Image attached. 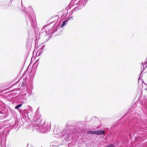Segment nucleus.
I'll return each mask as SVG.
<instances>
[{
  "instance_id": "nucleus-1",
  "label": "nucleus",
  "mask_w": 147,
  "mask_h": 147,
  "mask_svg": "<svg viewBox=\"0 0 147 147\" xmlns=\"http://www.w3.org/2000/svg\"><path fill=\"white\" fill-rule=\"evenodd\" d=\"M141 125L139 122L137 121L136 119L129 118L126 119L121 124L120 129L117 131H115L113 134V136L116 138H121L127 137L129 136V138L131 139L132 137V132L133 136L136 138L137 134H140L141 131Z\"/></svg>"
},
{
  "instance_id": "nucleus-2",
  "label": "nucleus",
  "mask_w": 147,
  "mask_h": 147,
  "mask_svg": "<svg viewBox=\"0 0 147 147\" xmlns=\"http://www.w3.org/2000/svg\"><path fill=\"white\" fill-rule=\"evenodd\" d=\"M24 113L22 115L23 117H27L31 121H33L35 123V126L38 127L39 129L42 131V132H46L51 129V125L50 123H47L45 125V121H43V124H42V120L40 119L41 115L37 110L36 111L35 114H34L29 112L28 110L24 109Z\"/></svg>"
},
{
  "instance_id": "nucleus-3",
  "label": "nucleus",
  "mask_w": 147,
  "mask_h": 147,
  "mask_svg": "<svg viewBox=\"0 0 147 147\" xmlns=\"http://www.w3.org/2000/svg\"><path fill=\"white\" fill-rule=\"evenodd\" d=\"M82 129V128L78 125L74 126L67 124L65 129L63 130L60 135L66 141H69L72 138L73 135L75 134L77 132H79Z\"/></svg>"
},
{
  "instance_id": "nucleus-4",
  "label": "nucleus",
  "mask_w": 147,
  "mask_h": 147,
  "mask_svg": "<svg viewBox=\"0 0 147 147\" xmlns=\"http://www.w3.org/2000/svg\"><path fill=\"white\" fill-rule=\"evenodd\" d=\"M27 94L26 92L22 93L19 94L18 96L16 97V100L17 102L20 103L16 106L15 109H17L19 112L20 114L23 115V113H24V109L23 110L20 108L22 106L23 104L25 102L24 100H26L27 98L26 97Z\"/></svg>"
},
{
  "instance_id": "nucleus-5",
  "label": "nucleus",
  "mask_w": 147,
  "mask_h": 147,
  "mask_svg": "<svg viewBox=\"0 0 147 147\" xmlns=\"http://www.w3.org/2000/svg\"><path fill=\"white\" fill-rule=\"evenodd\" d=\"M11 128L7 130L4 137L5 134V133L6 130L5 129H3L2 131H0V144L1 147H9L10 146L9 142L8 141H7V135L9 134L10 130H11Z\"/></svg>"
},
{
  "instance_id": "nucleus-6",
  "label": "nucleus",
  "mask_w": 147,
  "mask_h": 147,
  "mask_svg": "<svg viewBox=\"0 0 147 147\" xmlns=\"http://www.w3.org/2000/svg\"><path fill=\"white\" fill-rule=\"evenodd\" d=\"M27 11L24 10L23 11L25 13L26 12V16L29 20L31 26L32 27L35 28L37 26V23L36 21L34 20L35 19L33 16V13L34 12L33 10V9L31 7L28 8V11Z\"/></svg>"
},
{
  "instance_id": "nucleus-7",
  "label": "nucleus",
  "mask_w": 147,
  "mask_h": 147,
  "mask_svg": "<svg viewBox=\"0 0 147 147\" xmlns=\"http://www.w3.org/2000/svg\"><path fill=\"white\" fill-rule=\"evenodd\" d=\"M59 27V26H57V22H56L53 26L51 28H50L49 26L48 28H46V30L45 35L48 36L50 34H51V36H49V38L47 40V41L51 37L52 35L54 33L56 32L58 30V28Z\"/></svg>"
},
{
  "instance_id": "nucleus-8",
  "label": "nucleus",
  "mask_w": 147,
  "mask_h": 147,
  "mask_svg": "<svg viewBox=\"0 0 147 147\" xmlns=\"http://www.w3.org/2000/svg\"><path fill=\"white\" fill-rule=\"evenodd\" d=\"M8 113V111L7 108L5 107H3L2 105H0V114L7 115Z\"/></svg>"
},
{
  "instance_id": "nucleus-9",
  "label": "nucleus",
  "mask_w": 147,
  "mask_h": 147,
  "mask_svg": "<svg viewBox=\"0 0 147 147\" xmlns=\"http://www.w3.org/2000/svg\"><path fill=\"white\" fill-rule=\"evenodd\" d=\"M88 0H80L76 4V5H78V6L79 7V8L77 10H78L79 9H81L84 6V2L86 1L87 2Z\"/></svg>"
},
{
  "instance_id": "nucleus-10",
  "label": "nucleus",
  "mask_w": 147,
  "mask_h": 147,
  "mask_svg": "<svg viewBox=\"0 0 147 147\" xmlns=\"http://www.w3.org/2000/svg\"><path fill=\"white\" fill-rule=\"evenodd\" d=\"M29 87H28L27 88V91L31 95L32 94V90L33 88V82L32 81H31L29 83Z\"/></svg>"
},
{
  "instance_id": "nucleus-11",
  "label": "nucleus",
  "mask_w": 147,
  "mask_h": 147,
  "mask_svg": "<svg viewBox=\"0 0 147 147\" xmlns=\"http://www.w3.org/2000/svg\"><path fill=\"white\" fill-rule=\"evenodd\" d=\"M54 21L52 22H50V23H49L48 24H46L44 26H43V28H42V30H41L40 32V33L41 34H42L44 32V31H45V33L46 34V28L45 29V28L47 27L48 26H49V25H50L51 24L53 23Z\"/></svg>"
},
{
  "instance_id": "nucleus-12",
  "label": "nucleus",
  "mask_w": 147,
  "mask_h": 147,
  "mask_svg": "<svg viewBox=\"0 0 147 147\" xmlns=\"http://www.w3.org/2000/svg\"><path fill=\"white\" fill-rule=\"evenodd\" d=\"M104 133V131L102 130L95 131V134L97 135H102Z\"/></svg>"
},
{
  "instance_id": "nucleus-13",
  "label": "nucleus",
  "mask_w": 147,
  "mask_h": 147,
  "mask_svg": "<svg viewBox=\"0 0 147 147\" xmlns=\"http://www.w3.org/2000/svg\"><path fill=\"white\" fill-rule=\"evenodd\" d=\"M19 122L18 120L15 121L14 123L13 124V126H12L11 128V129H12L13 128L15 127L16 128H17Z\"/></svg>"
},
{
  "instance_id": "nucleus-14",
  "label": "nucleus",
  "mask_w": 147,
  "mask_h": 147,
  "mask_svg": "<svg viewBox=\"0 0 147 147\" xmlns=\"http://www.w3.org/2000/svg\"><path fill=\"white\" fill-rule=\"evenodd\" d=\"M39 58L37 59L36 61L34 63L33 65L34 66V68H36L39 64Z\"/></svg>"
},
{
  "instance_id": "nucleus-15",
  "label": "nucleus",
  "mask_w": 147,
  "mask_h": 147,
  "mask_svg": "<svg viewBox=\"0 0 147 147\" xmlns=\"http://www.w3.org/2000/svg\"><path fill=\"white\" fill-rule=\"evenodd\" d=\"M32 57L31 59L29 65H28V67L26 68V71H25L24 72V75L25 74H26V73H27V71H28L29 68V67L30 66V64L32 63Z\"/></svg>"
},
{
  "instance_id": "nucleus-16",
  "label": "nucleus",
  "mask_w": 147,
  "mask_h": 147,
  "mask_svg": "<svg viewBox=\"0 0 147 147\" xmlns=\"http://www.w3.org/2000/svg\"><path fill=\"white\" fill-rule=\"evenodd\" d=\"M67 21L65 20L63 21L62 24L61 25L60 27L61 28L63 27L65 25H66L67 24Z\"/></svg>"
},
{
  "instance_id": "nucleus-17",
  "label": "nucleus",
  "mask_w": 147,
  "mask_h": 147,
  "mask_svg": "<svg viewBox=\"0 0 147 147\" xmlns=\"http://www.w3.org/2000/svg\"><path fill=\"white\" fill-rule=\"evenodd\" d=\"M87 133L88 134H95V131L89 130L87 131Z\"/></svg>"
},
{
  "instance_id": "nucleus-18",
  "label": "nucleus",
  "mask_w": 147,
  "mask_h": 147,
  "mask_svg": "<svg viewBox=\"0 0 147 147\" xmlns=\"http://www.w3.org/2000/svg\"><path fill=\"white\" fill-rule=\"evenodd\" d=\"M74 0H71L69 3V5L68 7L69 9L70 8V5H71V6H73L74 5L75 2H74Z\"/></svg>"
},
{
  "instance_id": "nucleus-19",
  "label": "nucleus",
  "mask_w": 147,
  "mask_h": 147,
  "mask_svg": "<svg viewBox=\"0 0 147 147\" xmlns=\"http://www.w3.org/2000/svg\"><path fill=\"white\" fill-rule=\"evenodd\" d=\"M43 49H40L38 51V56H40L42 53L43 51Z\"/></svg>"
},
{
  "instance_id": "nucleus-20",
  "label": "nucleus",
  "mask_w": 147,
  "mask_h": 147,
  "mask_svg": "<svg viewBox=\"0 0 147 147\" xmlns=\"http://www.w3.org/2000/svg\"><path fill=\"white\" fill-rule=\"evenodd\" d=\"M25 83H26V81H25L24 82V81L23 82H22V83L21 84V86L22 87H23L24 86L26 85Z\"/></svg>"
},
{
  "instance_id": "nucleus-21",
  "label": "nucleus",
  "mask_w": 147,
  "mask_h": 147,
  "mask_svg": "<svg viewBox=\"0 0 147 147\" xmlns=\"http://www.w3.org/2000/svg\"><path fill=\"white\" fill-rule=\"evenodd\" d=\"M114 145L112 144H110L108 145L105 147H114Z\"/></svg>"
},
{
  "instance_id": "nucleus-22",
  "label": "nucleus",
  "mask_w": 147,
  "mask_h": 147,
  "mask_svg": "<svg viewBox=\"0 0 147 147\" xmlns=\"http://www.w3.org/2000/svg\"><path fill=\"white\" fill-rule=\"evenodd\" d=\"M67 15V14L66 13H64L61 16V18H63V16H64V18L66 17Z\"/></svg>"
},
{
  "instance_id": "nucleus-23",
  "label": "nucleus",
  "mask_w": 147,
  "mask_h": 147,
  "mask_svg": "<svg viewBox=\"0 0 147 147\" xmlns=\"http://www.w3.org/2000/svg\"><path fill=\"white\" fill-rule=\"evenodd\" d=\"M79 8V7L78 6H77L76 7H74L73 9H72L73 10V11H75V10H78L77 9Z\"/></svg>"
},
{
  "instance_id": "nucleus-24",
  "label": "nucleus",
  "mask_w": 147,
  "mask_h": 147,
  "mask_svg": "<svg viewBox=\"0 0 147 147\" xmlns=\"http://www.w3.org/2000/svg\"><path fill=\"white\" fill-rule=\"evenodd\" d=\"M72 16H71V17H69V18H68V19L66 20H65L66 21H67V22L69 20H70V19H71V20H73V18H72Z\"/></svg>"
},
{
  "instance_id": "nucleus-25",
  "label": "nucleus",
  "mask_w": 147,
  "mask_h": 147,
  "mask_svg": "<svg viewBox=\"0 0 147 147\" xmlns=\"http://www.w3.org/2000/svg\"><path fill=\"white\" fill-rule=\"evenodd\" d=\"M142 76H143V75H142V74L140 73V74L139 77L138 78V81H139V80H140V78L142 77Z\"/></svg>"
},
{
  "instance_id": "nucleus-26",
  "label": "nucleus",
  "mask_w": 147,
  "mask_h": 147,
  "mask_svg": "<svg viewBox=\"0 0 147 147\" xmlns=\"http://www.w3.org/2000/svg\"><path fill=\"white\" fill-rule=\"evenodd\" d=\"M56 130L55 129H54V131H53L54 133L55 134V135H57V134H59V133L58 132L56 133Z\"/></svg>"
},
{
  "instance_id": "nucleus-27",
  "label": "nucleus",
  "mask_w": 147,
  "mask_h": 147,
  "mask_svg": "<svg viewBox=\"0 0 147 147\" xmlns=\"http://www.w3.org/2000/svg\"><path fill=\"white\" fill-rule=\"evenodd\" d=\"M74 12V11L73 9L71 10L70 12L69 13V14H71V15Z\"/></svg>"
},
{
  "instance_id": "nucleus-28",
  "label": "nucleus",
  "mask_w": 147,
  "mask_h": 147,
  "mask_svg": "<svg viewBox=\"0 0 147 147\" xmlns=\"http://www.w3.org/2000/svg\"><path fill=\"white\" fill-rule=\"evenodd\" d=\"M45 45H42V46L40 48V49H42L44 50V48L45 47Z\"/></svg>"
},
{
  "instance_id": "nucleus-29",
  "label": "nucleus",
  "mask_w": 147,
  "mask_h": 147,
  "mask_svg": "<svg viewBox=\"0 0 147 147\" xmlns=\"http://www.w3.org/2000/svg\"><path fill=\"white\" fill-rule=\"evenodd\" d=\"M86 146V147H94L92 145H87Z\"/></svg>"
},
{
  "instance_id": "nucleus-30",
  "label": "nucleus",
  "mask_w": 147,
  "mask_h": 147,
  "mask_svg": "<svg viewBox=\"0 0 147 147\" xmlns=\"http://www.w3.org/2000/svg\"><path fill=\"white\" fill-rule=\"evenodd\" d=\"M34 74L32 73L31 76V77H32L33 78H34Z\"/></svg>"
},
{
  "instance_id": "nucleus-31",
  "label": "nucleus",
  "mask_w": 147,
  "mask_h": 147,
  "mask_svg": "<svg viewBox=\"0 0 147 147\" xmlns=\"http://www.w3.org/2000/svg\"><path fill=\"white\" fill-rule=\"evenodd\" d=\"M9 110L11 111V113H14V111L13 110H11L10 109H9Z\"/></svg>"
},
{
  "instance_id": "nucleus-32",
  "label": "nucleus",
  "mask_w": 147,
  "mask_h": 147,
  "mask_svg": "<svg viewBox=\"0 0 147 147\" xmlns=\"http://www.w3.org/2000/svg\"><path fill=\"white\" fill-rule=\"evenodd\" d=\"M147 67V65H146L145 67V68L144 67H143V69L142 70H144H144L146 68V67Z\"/></svg>"
},
{
  "instance_id": "nucleus-33",
  "label": "nucleus",
  "mask_w": 147,
  "mask_h": 147,
  "mask_svg": "<svg viewBox=\"0 0 147 147\" xmlns=\"http://www.w3.org/2000/svg\"><path fill=\"white\" fill-rule=\"evenodd\" d=\"M144 65H147V61H146L144 63Z\"/></svg>"
},
{
  "instance_id": "nucleus-34",
  "label": "nucleus",
  "mask_w": 147,
  "mask_h": 147,
  "mask_svg": "<svg viewBox=\"0 0 147 147\" xmlns=\"http://www.w3.org/2000/svg\"><path fill=\"white\" fill-rule=\"evenodd\" d=\"M142 66H143V67L144 66V65H144V63H143V62H142Z\"/></svg>"
},
{
  "instance_id": "nucleus-35",
  "label": "nucleus",
  "mask_w": 147,
  "mask_h": 147,
  "mask_svg": "<svg viewBox=\"0 0 147 147\" xmlns=\"http://www.w3.org/2000/svg\"><path fill=\"white\" fill-rule=\"evenodd\" d=\"M144 71V69L142 70H141V71L140 73L142 74V73Z\"/></svg>"
},
{
  "instance_id": "nucleus-36",
  "label": "nucleus",
  "mask_w": 147,
  "mask_h": 147,
  "mask_svg": "<svg viewBox=\"0 0 147 147\" xmlns=\"http://www.w3.org/2000/svg\"><path fill=\"white\" fill-rule=\"evenodd\" d=\"M21 4H22V8H23V3H22V0H21Z\"/></svg>"
},
{
  "instance_id": "nucleus-37",
  "label": "nucleus",
  "mask_w": 147,
  "mask_h": 147,
  "mask_svg": "<svg viewBox=\"0 0 147 147\" xmlns=\"http://www.w3.org/2000/svg\"><path fill=\"white\" fill-rule=\"evenodd\" d=\"M115 126H116V125H114L113 126V128L114 129V130L115 129Z\"/></svg>"
},
{
  "instance_id": "nucleus-38",
  "label": "nucleus",
  "mask_w": 147,
  "mask_h": 147,
  "mask_svg": "<svg viewBox=\"0 0 147 147\" xmlns=\"http://www.w3.org/2000/svg\"><path fill=\"white\" fill-rule=\"evenodd\" d=\"M142 81H142V83H144V84H146V83L144 82V81H143V80H142Z\"/></svg>"
},
{
  "instance_id": "nucleus-39",
  "label": "nucleus",
  "mask_w": 147,
  "mask_h": 147,
  "mask_svg": "<svg viewBox=\"0 0 147 147\" xmlns=\"http://www.w3.org/2000/svg\"><path fill=\"white\" fill-rule=\"evenodd\" d=\"M10 88H11V87ZM7 90H9L10 89V88H7Z\"/></svg>"
},
{
  "instance_id": "nucleus-40",
  "label": "nucleus",
  "mask_w": 147,
  "mask_h": 147,
  "mask_svg": "<svg viewBox=\"0 0 147 147\" xmlns=\"http://www.w3.org/2000/svg\"><path fill=\"white\" fill-rule=\"evenodd\" d=\"M12 0H10V2L11 1V2H12Z\"/></svg>"
},
{
  "instance_id": "nucleus-41",
  "label": "nucleus",
  "mask_w": 147,
  "mask_h": 147,
  "mask_svg": "<svg viewBox=\"0 0 147 147\" xmlns=\"http://www.w3.org/2000/svg\"><path fill=\"white\" fill-rule=\"evenodd\" d=\"M59 34H57V35H55V36H57V35H58Z\"/></svg>"
},
{
  "instance_id": "nucleus-42",
  "label": "nucleus",
  "mask_w": 147,
  "mask_h": 147,
  "mask_svg": "<svg viewBox=\"0 0 147 147\" xmlns=\"http://www.w3.org/2000/svg\"><path fill=\"white\" fill-rule=\"evenodd\" d=\"M82 125V124H79V125Z\"/></svg>"
},
{
  "instance_id": "nucleus-43",
  "label": "nucleus",
  "mask_w": 147,
  "mask_h": 147,
  "mask_svg": "<svg viewBox=\"0 0 147 147\" xmlns=\"http://www.w3.org/2000/svg\"><path fill=\"white\" fill-rule=\"evenodd\" d=\"M146 84V85H147V84H146H146Z\"/></svg>"
},
{
  "instance_id": "nucleus-44",
  "label": "nucleus",
  "mask_w": 147,
  "mask_h": 147,
  "mask_svg": "<svg viewBox=\"0 0 147 147\" xmlns=\"http://www.w3.org/2000/svg\"><path fill=\"white\" fill-rule=\"evenodd\" d=\"M146 61H147V58H146Z\"/></svg>"
},
{
  "instance_id": "nucleus-45",
  "label": "nucleus",
  "mask_w": 147,
  "mask_h": 147,
  "mask_svg": "<svg viewBox=\"0 0 147 147\" xmlns=\"http://www.w3.org/2000/svg\"><path fill=\"white\" fill-rule=\"evenodd\" d=\"M29 54V53H28V54H27L28 55V54Z\"/></svg>"
},
{
  "instance_id": "nucleus-46",
  "label": "nucleus",
  "mask_w": 147,
  "mask_h": 147,
  "mask_svg": "<svg viewBox=\"0 0 147 147\" xmlns=\"http://www.w3.org/2000/svg\"><path fill=\"white\" fill-rule=\"evenodd\" d=\"M29 54V53H28V54H27L28 55V54Z\"/></svg>"
},
{
  "instance_id": "nucleus-47",
  "label": "nucleus",
  "mask_w": 147,
  "mask_h": 147,
  "mask_svg": "<svg viewBox=\"0 0 147 147\" xmlns=\"http://www.w3.org/2000/svg\"><path fill=\"white\" fill-rule=\"evenodd\" d=\"M29 54V53H28V54H27L28 55V54Z\"/></svg>"
}]
</instances>
